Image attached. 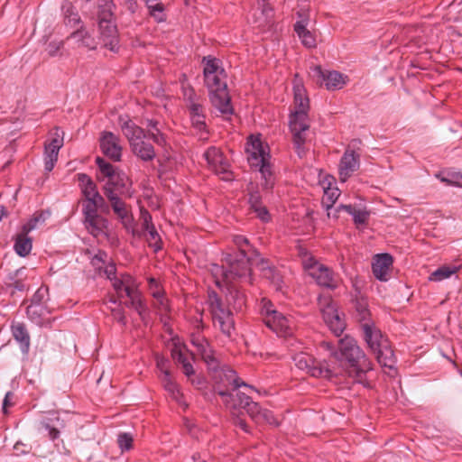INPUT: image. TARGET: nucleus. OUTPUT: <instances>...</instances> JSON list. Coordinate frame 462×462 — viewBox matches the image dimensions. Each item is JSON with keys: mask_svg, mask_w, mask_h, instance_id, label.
I'll use <instances>...</instances> for the list:
<instances>
[{"mask_svg": "<svg viewBox=\"0 0 462 462\" xmlns=\"http://www.w3.org/2000/svg\"><path fill=\"white\" fill-rule=\"evenodd\" d=\"M321 346L330 352V356L340 365L349 369L350 375L364 383L363 379L366 372L372 370V363L364 351L357 345L356 340L346 335L338 340L337 348L329 342H322Z\"/></svg>", "mask_w": 462, "mask_h": 462, "instance_id": "f257e3e1", "label": "nucleus"}, {"mask_svg": "<svg viewBox=\"0 0 462 462\" xmlns=\"http://www.w3.org/2000/svg\"><path fill=\"white\" fill-rule=\"evenodd\" d=\"M192 345L196 347L198 354L208 365V368L213 371V378L216 382L215 391L218 393V390L236 394L240 392V387H245L250 391L257 392L253 386L245 383L237 377L236 371L228 367L218 369V361L215 357L212 348L207 339L199 335L193 336L191 338Z\"/></svg>", "mask_w": 462, "mask_h": 462, "instance_id": "f03ea898", "label": "nucleus"}, {"mask_svg": "<svg viewBox=\"0 0 462 462\" xmlns=\"http://www.w3.org/2000/svg\"><path fill=\"white\" fill-rule=\"evenodd\" d=\"M218 395L221 397L226 407L236 416L234 418L235 425L238 426L245 432H248L249 430L245 421L239 417L242 410H245L256 423L266 422L273 426H278L279 424L272 411L262 409L258 403L253 402L252 398L245 393L237 392L235 395L234 393L218 390Z\"/></svg>", "mask_w": 462, "mask_h": 462, "instance_id": "7ed1b4c3", "label": "nucleus"}, {"mask_svg": "<svg viewBox=\"0 0 462 462\" xmlns=\"http://www.w3.org/2000/svg\"><path fill=\"white\" fill-rule=\"evenodd\" d=\"M295 110L290 116L289 125L293 136L296 152L300 157L305 153L304 143L306 133L310 128L308 111L310 108L309 98L300 80L294 81L293 85Z\"/></svg>", "mask_w": 462, "mask_h": 462, "instance_id": "20e7f679", "label": "nucleus"}, {"mask_svg": "<svg viewBox=\"0 0 462 462\" xmlns=\"http://www.w3.org/2000/svg\"><path fill=\"white\" fill-rule=\"evenodd\" d=\"M105 273L106 277L112 282V286L116 291L118 299H111L110 301L114 304L119 302L120 299L124 296L128 298V301L125 302L127 308L134 309L142 319L146 313V307L143 300L142 293L139 291V284L136 280L127 273H122L120 277L116 276V266L110 264L106 266Z\"/></svg>", "mask_w": 462, "mask_h": 462, "instance_id": "39448f33", "label": "nucleus"}, {"mask_svg": "<svg viewBox=\"0 0 462 462\" xmlns=\"http://www.w3.org/2000/svg\"><path fill=\"white\" fill-rule=\"evenodd\" d=\"M261 313L264 324L277 336L286 339L287 347L291 351L299 349L301 343L293 337L294 323L291 318L278 311L267 299L261 301Z\"/></svg>", "mask_w": 462, "mask_h": 462, "instance_id": "423d86ee", "label": "nucleus"}, {"mask_svg": "<svg viewBox=\"0 0 462 462\" xmlns=\"http://www.w3.org/2000/svg\"><path fill=\"white\" fill-rule=\"evenodd\" d=\"M113 0H98V29L105 47L116 52L119 49L117 28L115 22Z\"/></svg>", "mask_w": 462, "mask_h": 462, "instance_id": "0eeeda50", "label": "nucleus"}, {"mask_svg": "<svg viewBox=\"0 0 462 462\" xmlns=\"http://www.w3.org/2000/svg\"><path fill=\"white\" fill-rule=\"evenodd\" d=\"M247 161L251 167L259 171L264 180L265 189L273 187L272 171L269 163L270 155L267 146L263 145L259 136L251 135L246 143Z\"/></svg>", "mask_w": 462, "mask_h": 462, "instance_id": "6e6552de", "label": "nucleus"}, {"mask_svg": "<svg viewBox=\"0 0 462 462\" xmlns=\"http://www.w3.org/2000/svg\"><path fill=\"white\" fill-rule=\"evenodd\" d=\"M205 85L209 92L212 106L224 116H229L234 109L230 102L226 82V73H217L204 78Z\"/></svg>", "mask_w": 462, "mask_h": 462, "instance_id": "1a4fd4ad", "label": "nucleus"}, {"mask_svg": "<svg viewBox=\"0 0 462 462\" xmlns=\"http://www.w3.org/2000/svg\"><path fill=\"white\" fill-rule=\"evenodd\" d=\"M121 129L134 155L144 162L152 161L155 157L154 148L145 141L146 134L142 127L132 120H126L122 122Z\"/></svg>", "mask_w": 462, "mask_h": 462, "instance_id": "9d476101", "label": "nucleus"}, {"mask_svg": "<svg viewBox=\"0 0 462 462\" xmlns=\"http://www.w3.org/2000/svg\"><path fill=\"white\" fill-rule=\"evenodd\" d=\"M208 303L215 328L226 337H232L236 329L232 311L224 306L215 292L209 293Z\"/></svg>", "mask_w": 462, "mask_h": 462, "instance_id": "9b49d317", "label": "nucleus"}, {"mask_svg": "<svg viewBox=\"0 0 462 462\" xmlns=\"http://www.w3.org/2000/svg\"><path fill=\"white\" fill-rule=\"evenodd\" d=\"M318 300L324 322L335 336L339 337L346 328V323L336 303L329 295H321Z\"/></svg>", "mask_w": 462, "mask_h": 462, "instance_id": "f8f14e48", "label": "nucleus"}, {"mask_svg": "<svg viewBox=\"0 0 462 462\" xmlns=\"http://www.w3.org/2000/svg\"><path fill=\"white\" fill-rule=\"evenodd\" d=\"M224 261L229 268L230 284H233L232 282L236 278L245 279L248 283H251V268L245 251L242 250V254H227Z\"/></svg>", "mask_w": 462, "mask_h": 462, "instance_id": "ddd939ff", "label": "nucleus"}, {"mask_svg": "<svg viewBox=\"0 0 462 462\" xmlns=\"http://www.w3.org/2000/svg\"><path fill=\"white\" fill-rule=\"evenodd\" d=\"M65 428L64 420L60 414L55 411H50L42 416L37 421L36 429L39 433L44 434L54 441L60 438V430Z\"/></svg>", "mask_w": 462, "mask_h": 462, "instance_id": "4468645a", "label": "nucleus"}, {"mask_svg": "<svg viewBox=\"0 0 462 462\" xmlns=\"http://www.w3.org/2000/svg\"><path fill=\"white\" fill-rule=\"evenodd\" d=\"M295 365L313 377H328L333 372L328 367L322 366L316 359L305 352H300L292 356Z\"/></svg>", "mask_w": 462, "mask_h": 462, "instance_id": "2eb2a0df", "label": "nucleus"}, {"mask_svg": "<svg viewBox=\"0 0 462 462\" xmlns=\"http://www.w3.org/2000/svg\"><path fill=\"white\" fill-rule=\"evenodd\" d=\"M204 157L211 171H213L217 175H222L221 178L225 180H231V172L229 171V162L227 159L224 157L222 152L218 148H208L205 152Z\"/></svg>", "mask_w": 462, "mask_h": 462, "instance_id": "dca6fc26", "label": "nucleus"}, {"mask_svg": "<svg viewBox=\"0 0 462 462\" xmlns=\"http://www.w3.org/2000/svg\"><path fill=\"white\" fill-rule=\"evenodd\" d=\"M313 75L317 77L320 84H324L329 91L338 90L345 87L347 76L336 70H322L320 66L313 68Z\"/></svg>", "mask_w": 462, "mask_h": 462, "instance_id": "f3484780", "label": "nucleus"}, {"mask_svg": "<svg viewBox=\"0 0 462 462\" xmlns=\"http://www.w3.org/2000/svg\"><path fill=\"white\" fill-rule=\"evenodd\" d=\"M361 328L364 339L373 353L388 341L372 321H364L361 323Z\"/></svg>", "mask_w": 462, "mask_h": 462, "instance_id": "a211bd4d", "label": "nucleus"}, {"mask_svg": "<svg viewBox=\"0 0 462 462\" xmlns=\"http://www.w3.org/2000/svg\"><path fill=\"white\" fill-rule=\"evenodd\" d=\"M100 148L103 153L114 161H120L122 147L119 138L111 132H105L100 137Z\"/></svg>", "mask_w": 462, "mask_h": 462, "instance_id": "6ab92c4d", "label": "nucleus"}, {"mask_svg": "<svg viewBox=\"0 0 462 462\" xmlns=\"http://www.w3.org/2000/svg\"><path fill=\"white\" fill-rule=\"evenodd\" d=\"M359 168V155L354 151L346 150L339 163V178L345 182Z\"/></svg>", "mask_w": 462, "mask_h": 462, "instance_id": "aec40b11", "label": "nucleus"}, {"mask_svg": "<svg viewBox=\"0 0 462 462\" xmlns=\"http://www.w3.org/2000/svg\"><path fill=\"white\" fill-rule=\"evenodd\" d=\"M392 265V255L389 254H376L372 264L373 273L379 281L386 282L389 279V272Z\"/></svg>", "mask_w": 462, "mask_h": 462, "instance_id": "412c9836", "label": "nucleus"}, {"mask_svg": "<svg viewBox=\"0 0 462 462\" xmlns=\"http://www.w3.org/2000/svg\"><path fill=\"white\" fill-rule=\"evenodd\" d=\"M171 356L174 360L178 361L182 365L184 374L190 378L194 375L195 371L190 359L193 360V354L190 353L185 346L175 344L171 349Z\"/></svg>", "mask_w": 462, "mask_h": 462, "instance_id": "4be33fe9", "label": "nucleus"}, {"mask_svg": "<svg viewBox=\"0 0 462 462\" xmlns=\"http://www.w3.org/2000/svg\"><path fill=\"white\" fill-rule=\"evenodd\" d=\"M299 17L300 18L294 24V31L300 38L301 43L309 49L316 47V38L314 34L308 30L309 18L306 15L299 13Z\"/></svg>", "mask_w": 462, "mask_h": 462, "instance_id": "5701e85b", "label": "nucleus"}, {"mask_svg": "<svg viewBox=\"0 0 462 462\" xmlns=\"http://www.w3.org/2000/svg\"><path fill=\"white\" fill-rule=\"evenodd\" d=\"M310 276H311L320 286L330 289H335L337 286V280L335 278L331 270L324 264L314 269Z\"/></svg>", "mask_w": 462, "mask_h": 462, "instance_id": "b1692460", "label": "nucleus"}, {"mask_svg": "<svg viewBox=\"0 0 462 462\" xmlns=\"http://www.w3.org/2000/svg\"><path fill=\"white\" fill-rule=\"evenodd\" d=\"M147 129L146 137L148 136L153 143L159 146L166 147L167 137L162 132V124L154 119H147L145 122Z\"/></svg>", "mask_w": 462, "mask_h": 462, "instance_id": "393cba45", "label": "nucleus"}, {"mask_svg": "<svg viewBox=\"0 0 462 462\" xmlns=\"http://www.w3.org/2000/svg\"><path fill=\"white\" fill-rule=\"evenodd\" d=\"M374 354L376 356L378 363L383 366L389 368L393 373L395 370L396 358L389 342L387 341L384 345L378 347Z\"/></svg>", "mask_w": 462, "mask_h": 462, "instance_id": "a878e982", "label": "nucleus"}, {"mask_svg": "<svg viewBox=\"0 0 462 462\" xmlns=\"http://www.w3.org/2000/svg\"><path fill=\"white\" fill-rule=\"evenodd\" d=\"M226 302L232 306L236 311L243 310L246 303V297L245 293L235 284L226 286Z\"/></svg>", "mask_w": 462, "mask_h": 462, "instance_id": "bb28decb", "label": "nucleus"}, {"mask_svg": "<svg viewBox=\"0 0 462 462\" xmlns=\"http://www.w3.org/2000/svg\"><path fill=\"white\" fill-rule=\"evenodd\" d=\"M105 194L111 202L114 212L120 217L124 223L130 221L131 217L128 215V211L125 208V202H123L119 197L115 193L112 188L106 187Z\"/></svg>", "mask_w": 462, "mask_h": 462, "instance_id": "cd10ccee", "label": "nucleus"}, {"mask_svg": "<svg viewBox=\"0 0 462 462\" xmlns=\"http://www.w3.org/2000/svg\"><path fill=\"white\" fill-rule=\"evenodd\" d=\"M88 231L95 237L105 236L107 232V220L103 217L97 216L84 221Z\"/></svg>", "mask_w": 462, "mask_h": 462, "instance_id": "c85d7f7f", "label": "nucleus"}, {"mask_svg": "<svg viewBox=\"0 0 462 462\" xmlns=\"http://www.w3.org/2000/svg\"><path fill=\"white\" fill-rule=\"evenodd\" d=\"M12 334L19 344L21 351L27 354L30 348V336L23 323H14L11 327Z\"/></svg>", "mask_w": 462, "mask_h": 462, "instance_id": "c756f323", "label": "nucleus"}, {"mask_svg": "<svg viewBox=\"0 0 462 462\" xmlns=\"http://www.w3.org/2000/svg\"><path fill=\"white\" fill-rule=\"evenodd\" d=\"M79 180L82 185V193L86 199H97L103 200V198L97 191L95 183L86 174H79Z\"/></svg>", "mask_w": 462, "mask_h": 462, "instance_id": "7c9ffc66", "label": "nucleus"}, {"mask_svg": "<svg viewBox=\"0 0 462 462\" xmlns=\"http://www.w3.org/2000/svg\"><path fill=\"white\" fill-rule=\"evenodd\" d=\"M210 272L215 279V283L218 287L227 286L230 284V273L228 265L226 268L218 264H212Z\"/></svg>", "mask_w": 462, "mask_h": 462, "instance_id": "2f4dec72", "label": "nucleus"}, {"mask_svg": "<svg viewBox=\"0 0 462 462\" xmlns=\"http://www.w3.org/2000/svg\"><path fill=\"white\" fill-rule=\"evenodd\" d=\"M149 290L152 296L156 300L158 308L161 310H168V300L163 296V291L160 288L159 282L154 278L148 279Z\"/></svg>", "mask_w": 462, "mask_h": 462, "instance_id": "473e14b6", "label": "nucleus"}, {"mask_svg": "<svg viewBox=\"0 0 462 462\" xmlns=\"http://www.w3.org/2000/svg\"><path fill=\"white\" fill-rule=\"evenodd\" d=\"M164 389L180 405H186L182 401V393L180 391L178 384L171 380V374H165V376L161 377Z\"/></svg>", "mask_w": 462, "mask_h": 462, "instance_id": "72a5a7b5", "label": "nucleus"}, {"mask_svg": "<svg viewBox=\"0 0 462 462\" xmlns=\"http://www.w3.org/2000/svg\"><path fill=\"white\" fill-rule=\"evenodd\" d=\"M27 234L23 230V233L16 236L14 246L16 254L23 257L28 255L32 247V239L26 236Z\"/></svg>", "mask_w": 462, "mask_h": 462, "instance_id": "f704fd0d", "label": "nucleus"}, {"mask_svg": "<svg viewBox=\"0 0 462 462\" xmlns=\"http://www.w3.org/2000/svg\"><path fill=\"white\" fill-rule=\"evenodd\" d=\"M70 38L75 40L80 45L85 46L88 49H95L97 47V42L95 38L89 34L85 29L78 30L70 34Z\"/></svg>", "mask_w": 462, "mask_h": 462, "instance_id": "c9c22d12", "label": "nucleus"}, {"mask_svg": "<svg viewBox=\"0 0 462 462\" xmlns=\"http://www.w3.org/2000/svg\"><path fill=\"white\" fill-rule=\"evenodd\" d=\"M129 183L130 180L127 175L125 172L116 170L108 179L106 187L111 188L110 186H113L116 189L123 191V189H125Z\"/></svg>", "mask_w": 462, "mask_h": 462, "instance_id": "e433bc0d", "label": "nucleus"}, {"mask_svg": "<svg viewBox=\"0 0 462 462\" xmlns=\"http://www.w3.org/2000/svg\"><path fill=\"white\" fill-rule=\"evenodd\" d=\"M459 270V266L443 265L434 271L430 280L434 282H441L445 279L449 278L452 274L456 273Z\"/></svg>", "mask_w": 462, "mask_h": 462, "instance_id": "4c0bfd02", "label": "nucleus"}, {"mask_svg": "<svg viewBox=\"0 0 462 462\" xmlns=\"http://www.w3.org/2000/svg\"><path fill=\"white\" fill-rule=\"evenodd\" d=\"M203 63L204 78H207L208 76L211 77V75L213 74L224 72V69L220 66V60L216 58L205 57L203 59Z\"/></svg>", "mask_w": 462, "mask_h": 462, "instance_id": "58836bf2", "label": "nucleus"}, {"mask_svg": "<svg viewBox=\"0 0 462 462\" xmlns=\"http://www.w3.org/2000/svg\"><path fill=\"white\" fill-rule=\"evenodd\" d=\"M257 5L258 9L261 10V16L254 23H258L260 27H264L273 16V9L265 0L259 1Z\"/></svg>", "mask_w": 462, "mask_h": 462, "instance_id": "ea45409f", "label": "nucleus"}, {"mask_svg": "<svg viewBox=\"0 0 462 462\" xmlns=\"http://www.w3.org/2000/svg\"><path fill=\"white\" fill-rule=\"evenodd\" d=\"M104 202L103 200H97V199H86L83 204V215L85 220L88 218H92L94 217L99 216L97 214V208L102 205Z\"/></svg>", "mask_w": 462, "mask_h": 462, "instance_id": "a19ab883", "label": "nucleus"}, {"mask_svg": "<svg viewBox=\"0 0 462 462\" xmlns=\"http://www.w3.org/2000/svg\"><path fill=\"white\" fill-rule=\"evenodd\" d=\"M339 195L340 190L337 187L329 185L328 187L324 188V196L322 199L323 207L329 208L330 206H334Z\"/></svg>", "mask_w": 462, "mask_h": 462, "instance_id": "79ce46f5", "label": "nucleus"}, {"mask_svg": "<svg viewBox=\"0 0 462 462\" xmlns=\"http://www.w3.org/2000/svg\"><path fill=\"white\" fill-rule=\"evenodd\" d=\"M24 269H18L14 273L10 274L8 276V282H6L7 286L13 288L14 290L23 291L26 290V285L21 280L23 275Z\"/></svg>", "mask_w": 462, "mask_h": 462, "instance_id": "37998d69", "label": "nucleus"}, {"mask_svg": "<svg viewBox=\"0 0 462 462\" xmlns=\"http://www.w3.org/2000/svg\"><path fill=\"white\" fill-rule=\"evenodd\" d=\"M50 212L42 211L40 213L35 214L25 225L23 226V230L24 233H29L32 230L35 229L39 225L43 224L46 219L49 217Z\"/></svg>", "mask_w": 462, "mask_h": 462, "instance_id": "c03bdc74", "label": "nucleus"}, {"mask_svg": "<svg viewBox=\"0 0 462 462\" xmlns=\"http://www.w3.org/2000/svg\"><path fill=\"white\" fill-rule=\"evenodd\" d=\"M146 232L145 238L149 246L153 248L155 252L162 249V240L155 226H151L150 229L144 230Z\"/></svg>", "mask_w": 462, "mask_h": 462, "instance_id": "a18cd8bd", "label": "nucleus"}, {"mask_svg": "<svg viewBox=\"0 0 462 462\" xmlns=\"http://www.w3.org/2000/svg\"><path fill=\"white\" fill-rule=\"evenodd\" d=\"M436 177L438 179H439L440 181H442V182H445V183H448L450 185L462 187V173L461 172H452V173H448L447 175L440 172V173L437 174Z\"/></svg>", "mask_w": 462, "mask_h": 462, "instance_id": "49530a36", "label": "nucleus"}, {"mask_svg": "<svg viewBox=\"0 0 462 462\" xmlns=\"http://www.w3.org/2000/svg\"><path fill=\"white\" fill-rule=\"evenodd\" d=\"M59 151L50 149L45 146L44 169L46 171H51L58 160Z\"/></svg>", "mask_w": 462, "mask_h": 462, "instance_id": "de8ad7c7", "label": "nucleus"}, {"mask_svg": "<svg viewBox=\"0 0 462 462\" xmlns=\"http://www.w3.org/2000/svg\"><path fill=\"white\" fill-rule=\"evenodd\" d=\"M43 292L42 289H39L35 294L32 296V304L27 309V313L29 316H32L36 313H38L39 310H42L41 307V297L42 296Z\"/></svg>", "mask_w": 462, "mask_h": 462, "instance_id": "09e8293b", "label": "nucleus"}, {"mask_svg": "<svg viewBox=\"0 0 462 462\" xmlns=\"http://www.w3.org/2000/svg\"><path fill=\"white\" fill-rule=\"evenodd\" d=\"M96 162L99 168L100 172L107 179H109L113 175V173L116 171V169H115V167L112 164L107 162L103 158L97 157Z\"/></svg>", "mask_w": 462, "mask_h": 462, "instance_id": "8fccbe9b", "label": "nucleus"}, {"mask_svg": "<svg viewBox=\"0 0 462 462\" xmlns=\"http://www.w3.org/2000/svg\"><path fill=\"white\" fill-rule=\"evenodd\" d=\"M62 145H63V132L60 131L59 128H56L54 136L52 137L51 141L45 146L49 147L50 149L60 151V149L62 147Z\"/></svg>", "mask_w": 462, "mask_h": 462, "instance_id": "3c124183", "label": "nucleus"}, {"mask_svg": "<svg viewBox=\"0 0 462 462\" xmlns=\"http://www.w3.org/2000/svg\"><path fill=\"white\" fill-rule=\"evenodd\" d=\"M117 443L122 451L129 450L132 448L133 437L129 433L118 435Z\"/></svg>", "mask_w": 462, "mask_h": 462, "instance_id": "603ef678", "label": "nucleus"}, {"mask_svg": "<svg viewBox=\"0 0 462 462\" xmlns=\"http://www.w3.org/2000/svg\"><path fill=\"white\" fill-rule=\"evenodd\" d=\"M304 269L308 272L309 275L312 273L314 269L318 268L322 263H319L310 255H306L302 260Z\"/></svg>", "mask_w": 462, "mask_h": 462, "instance_id": "864d4df0", "label": "nucleus"}, {"mask_svg": "<svg viewBox=\"0 0 462 462\" xmlns=\"http://www.w3.org/2000/svg\"><path fill=\"white\" fill-rule=\"evenodd\" d=\"M369 215L366 210L356 209L352 217L356 225H365L368 221Z\"/></svg>", "mask_w": 462, "mask_h": 462, "instance_id": "5fc2aeb1", "label": "nucleus"}, {"mask_svg": "<svg viewBox=\"0 0 462 462\" xmlns=\"http://www.w3.org/2000/svg\"><path fill=\"white\" fill-rule=\"evenodd\" d=\"M190 116H205L204 107L199 100L192 101L188 105Z\"/></svg>", "mask_w": 462, "mask_h": 462, "instance_id": "6e6d98bb", "label": "nucleus"}, {"mask_svg": "<svg viewBox=\"0 0 462 462\" xmlns=\"http://www.w3.org/2000/svg\"><path fill=\"white\" fill-rule=\"evenodd\" d=\"M148 8L150 9L151 14L156 16V13L162 14L163 11L162 5L160 0H144Z\"/></svg>", "mask_w": 462, "mask_h": 462, "instance_id": "4d7b16f0", "label": "nucleus"}, {"mask_svg": "<svg viewBox=\"0 0 462 462\" xmlns=\"http://www.w3.org/2000/svg\"><path fill=\"white\" fill-rule=\"evenodd\" d=\"M141 220L143 231L150 229L151 226H154V225L152 222V216L146 209H141Z\"/></svg>", "mask_w": 462, "mask_h": 462, "instance_id": "13d9d810", "label": "nucleus"}, {"mask_svg": "<svg viewBox=\"0 0 462 462\" xmlns=\"http://www.w3.org/2000/svg\"><path fill=\"white\" fill-rule=\"evenodd\" d=\"M156 366L161 371L162 377L165 376V374H170V371L168 369L169 360L164 358L163 356H156Z\"/></svg>", "mask_w": 462, "mask_h": 462, "instance_id": "bf43d9fd", "label": "nucleus"}, {"mask_svg": "<svg viewBox=\"0 0 462 462\" xmlns=\"http://www.w3.org/2000/svg\"><path fill=\"white\" fill-rule=\"evenodd\" d=\"M233 241L236 244V245L239 248V253L237 254H242V250L245 251L244 247L249 245L248 239L242 235L234 236Z\"/></svg>", "mask_w": 462, "mask_h": 462, "instance_id": "052dcab7", "label": "nucleus"}, {"mask_svg": "<svg viewBox=\"0 0 462 462\" xmlns=\"http://www.w3.org/2000/svg\"><path fill=\"white\" fill-rule=\"evenodd\" d=\"M257 217L263 222H268L271 218L267 208L264 206H261L254 209Z\"/></svg>", "mask_w": 462, "mask_h": 462, "instance_id": "680f3d73", "label": "nucleus"}, {"mask_svg": "<svg viewBox=\"0 0 462 462\" xmlns=\"http://www.w3.org/2000/svg\"><path fill=\"white\" fill-rule=\"evenodd\" d=\"M112 313L114 319L122 325H125L126 318L125 316V312L122 308L113 309Z\"/></svg>", "mask_w": 462, "mask_h": 462, "instance_id": "e2e57ef3", "label": "nucleus"}, {"mask_svg": "<svg viewBox=\"0 0 462 462\" xmlns=\"http://www.w3.org/2000/svg\"><path fill=\"white\" fill-rule=\"evenodd\" d=\"M183 97L185 101L187 102V106L192 101H196L199 99V97H197L192 88H183Z\"/></svg>", "mask_w": 462, "mask_h": 462, "instance_id": "0e129e2a", "label": "nucleus"}, {"mask_svg": "<svg viewBox=\"0 0 462 462\" xmlns=\"http://www.w3.org/2000/svg\"><path fill=\"white\" fill-rule=\"evenodd\" d=\"M61 47L62 42H53L48 45L47 51L50 56H55Z\"/></svg>", "mask_w": 462, "mask_h": 462, "instance_id": "69168bd1", "label": "nucleus"}, {"mask_svg": "<svg viewBox=\"0 0 462 462\" xmlns=\"http://www.w3.org/2000/svg\"><path fill=\"white\" fill-rule=\"evenodd\" d=\"M191 121L192 124L199 129L202 130L205 128V116H192Z\"/></svg>", "mask_w": 462, "mask_h": 462, "instance_id": "338daca9", "label": "nucleus"}, {"mask_svg": "<svg viewBox=\"0 0 462 462\" xmlns=\"http://www.w3.org/2000/svg\"><path fill=\"white\" fill-rule=\"evenodd\" d=\"M249 203L253 209H255L256 208L263 206L262 202H261L260 196L257 193L251 194V196L249 198Z\"/></svg>", "mask_w": 462, "mask_h": 462, "instance_id": "774afa93", "label": "nucleus"}]
</instances>
